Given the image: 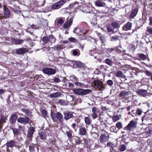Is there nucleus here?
<instances>
[{
	"instance_id": "56",
	"label": "nucleus",
	"mask_w": 152,
	"mask_h": 152,
	"mask_svg": "<svg viewBox=\"0 0 152 152\" xmlns=\"http://www.w3.org/2000/svg\"><path fill=\"white\" fill-rule=\"evenodd\" d=\"M100 39L102 41V43H104L105 42V38L104 36H101L100 37Z\"/></svg>"
},
{
	"instance_id": "18",
	"label": "nucleus",
	"mask_w": 152,
	"mask_h": 152,
	"mask_svg": "<svg viewBox=\"0 0 152 152\" xmlns=\"http://www.w3.org/2000/svg\"><path fill=\"white\" fill-rule=\"evenodd\" d=\"M138 10L137 8L134 9L131 13L130 17L131 18H133L134 17L137 13Z\"/></svg>"
},
{
	"instance_id": "33",
	"label": "nucleus",
	"mask_w": 152,
	"mask_h": 152,
	"mask_svg": "<svg viewBox=\"0 0 152 152\" xmlns=\"http://www.w3.org/2000/svg\"><path fill=\"white\" fill-rule=\"evenodd\" d=\"M66 2V0H61L58 2L60 7L63 5Z\"/></svg>"
},
{
	"instance_id": "24",
	"label": "nucleus",
	"mask_w": 152,
	"mask_h": 152,
	"mask_svg": "<svg viewBox=\"0 0 152 152\" xmlns=\"http://www.w3.org/2000/svg\"><path fill=\"white\" fill-rule=\"evenodd\" d=\"M126 149V146L124 144L121 145L119 147V150L121 151H124Z\"/></svg>"
},
{
	"instance_id": "31",
	"label": "nucleus",
	"mask_w": 152,
	"mask_h": 152,
	"mask_svg": "<svg viewBox=\"0 0 152 152\" xmlns=\"http://www.w3.org/2000/svg\"><path fill=\"white\" fill-rule=\"evenodd\" d=\"M53 48H54V50H61L62 49V48L61 45H57L55 46Z\"/></svg>"
},
{
	"instance_id": "4",
	"label": "nucleus",
	"mask_w": 152,
	"mask_h": 152,
	"mask_svg": "<svg viewBox=\"0 0 152 152\" xmlns=\"http://www.w3.org/2000/svg\"><path fill=\"white\" fill-rule=\"evenodd\" d=\"M137 124V123L136 121H134L133 120L131 121L126 127V130L129 131L136 128Z\"/></svg>"
},
{
	"instance_id": "61",
	"label": "nucleus",
	"mask_w": 152,
	"mask_h": 152,
	"mask_svg": "<svg viewBox=\"0 0 152 152\" xmlns=\"http://www.w3.org/2000/svg\"><path fill=\"white\" fill-rule=\"evenodd\" d=\"M147 132L149 134L152 133V130L151 127L148 128V130L147 131Z\"/></svg>"
},
{
	"instance_id": "23",
	"label": "nucleus",
	"mask_w": 152,
	"mask_h": 152,
	"mask_svg": "<svg viewBox=\"0 0 152 152\" xmlns=\"http://www.w3.org/2000/svg\"><path fill=\"white\" fill-rule=\"evenodd\" d=\"M58 3V2L53 4L52 7V8L54 9H58L60 8Z\"/></svg>"
},
{
	"instance_id": "1",
	"label": "nucleus",
	"mask_w": 152,
	"mask_h": 152,
	"mask_svg": "<svg viewBox=\"0 0 152 152\" xmlns=\"http://www.w3.org/2000/svg\"><path fill=\"white\" fill-rule=\"evenodd\" d=\"M35 131V128L34 127H31L28 129L27 139L25 142V143L27 145H28L30 141H31L32 137H33V134Z\"/></svg>"
},
{
	"instance_id": "16",
	"label": "nucleus",
	"mask_w": 152,
	"mask_h": 152,
	"mask_svg": "<svg viewBox=\"0 0 152 152\" xmlns=\"http://www.w3.org/2000/svg\"><path fill=\"white\" fill-rule=\"evenodd\" d=\"M56 117L59 121H61L63 118L62 115L58 112L56 113Z\"/></svg>"
},
{
	"instance_id": "9",
	"label": "nucleus",
	"mask_w": 152,
	"mask_h": 152,
	"mask_svg": "<svg viewBox=\"0 0 152 152\" xmlns=\"http://www.w3.org/2000/svg\"><path fill=\"white\" fill-rule=\"evenodd\" d=\"M132 23L129 22H127L123 27V30L125 31L130 30L132 27Z\"/></svg>"
},
{
	"instance_id": "41",
	"label": "nucleus",
	"mask_w": 152,
	"mask_h": 152,
	"mask_svg": "<svg viewBox=\"0 0 152 152\" xmlns=\"http://www.w3.org/2000/svg\"><path fill=\"white\" fill-rule=\"evenodd\" d=\"M112 119L114 122L117 121L119 119V117L117 115H114Z\"/></svg>"
},
{
	"instance_id": "19",
	"label": "nucleus",
	"mask_w": 152,
	"mask_h": 152,
	"mask_svg": "<svg viewBox=\"0 0 152 152\" xmlns=\"http://www.w3.org/2000/svg\"><path fill=\"white\" fill-rule=\"evenodd\" d=\"M15 144V142L12 140L8 142L6 144V145L7 146L10 147H13Z\"/></svg>"
},
{
	"instance_id": "40",
	"label": "nucleus",
	"mask_w": 152,
	"mask_h": 152,
	"mask_svg": "<svg viewBox=\"0 0 152 152\" xmlns=\"http://www.w3.org/2000/svg\"><path fill=\"white\" fill-rule=\"evenodd\" d=\"M116 126L119 129H120L122 128V125L121 122H119L116 124Z\"/></svg>"
},
{
	"instance_id": "5",
	"label": "nucleus",
	"mask_w": 152,
	"mask_h": 152,
	"mask_svg": "<svg viewBox=\"0 0 152 152\" xmlns=\"http://www.w3.org/2000/svg\"><path fill=\"white\" fill-rule=\"evenodd\" d=\"M18 122L23 124H26L31 122V121L29 118L27 117L24 118L20 117L18 119Z\"/></svg>"
},
{
	"instance_id": "62",
	"label": "nucleus",
	"mask_w": 152,
	"mask_h": 152,
	"mask_svg": "<svg viewBox=\"0 0 152 152\" xmlns=\"http://www.w3.org/2000/svg\"><path fill=\"white\" fill-rule=\"evenodd\" d=\"M129 47L130 49H134L135 46L133 44H131L129 45Z\"/></svg>"
},
{
	"instance_id": "15",
	"label": "nucleus",
	"mask_w": 152,
	"mask_h": 152,
	"mask_svg": "<svg viewBox=\"0 0 152 152\" xmlns=\"http://www.w3.org/2000/svg\"><path fill=\"white\" fill-rule=\"evenodd\" d=\"M73 92L75 94L82 95V89L80 88H75L73 90Z\"/></svg>"
},
{
	"instance_id": "21",
	"label": "nucleus",
	"mask_w": 152,
	"mask_h": 152,
	"mask_svg": "<svg viewBox=\"0 0 152 152\" xmlns=\"http://www.w3.org/2000/svg\"><path fill=\"white\" fill-rule=\"evenodd\" d=\"M39 135L40 138L43 140L45 139L46 138V135L44 132H42L39 133Z\"/></svg>"
},
{
	"instance_id": "48",
	"label": "nucleus",
	"mask_w": 152,
	"mask_h": 152,
	"mask_svg": "<svg viewBox=\"0 0 152 152\" xmlns=\"http://www.w3.org/2000/svg\"><path fill=\"white\" fill-rule=\"evenodd\" d=\"M107 83L108 85L111 86L113 85V82L112 80H107Z\"/></svg>"
},
{
	"instance_id": "37",
	"label": "nucleus",
	"mask_w": 152,
	"mask_h": 152,
	"mask_svg": "<svg viewBox=\"0 0 152 152\" xmlns=\"http://www.w3.org/2000/svg\"><path fill=\"white\" fill-rule=\"evenodd\" d=\"M111 25L113 26L114 29L119 27L118 23L115 22L112 23Z\"/></svg>"
},
{
	"instance_id": "55",
	"label": "nucleus",
	"mask_w": 152,
	"mask_h": 152,
	"mask_svg": "<svg viewBox=\"0 0 152 152\" xmlns=\"http://www.w3.org/2000/svg\"><path fill=\"white\" fill-rule=\"evenodd\" d=\"M147 31L150 34H152V27H148L147 28Z\"/></svg>"
},
{
	"instance_id": "13",
	"label": "nucleus",
	"mask_w": 152,
	"mask_h": 152,
	"mask_svg": "<svg viewBox=\"0 0 152 152\" xmlns=\"http://www.w3.org/2000/svg\"><path fill=\"white\" fill-rule=\"evenodd\" d=\"M100 140L101 142H103L107 141L108 140V138L105 135H102L100 137Z\"/></svg>"
},
{
	"instance_id": "42",
	"label": "nucleus",
	"mask_w": 152,
	"mask_h": 152,
	"mask_svg": "<svg viewBox=\"0 0 152 152\" xmlns=\"http://www.w3.org/2000/svg\"><path fill=\"white\" fill-rule=\"evenodd\" d=\"M119 39L118 36H116L113 37L111 39V41H116L118 40Z\"/></svg>"
},
{
	"instance_id": "50",
	"label": "nucleus",
	"mask_w": 152,
	"mask_h": 152,
	"mask_svg": "<svg viewBox=\"0 0 152 152\" xmlns=\"http://www.w3.org/2000/svg\"><path fill=\"white\" fill-rule=\"evenodd\" d=\"M29 150L30 152H34V148L32 146H29Z\"/></svg>"
},
{
	"instance_id": "26",
	"label": "nucleus",
	"mask_w": 152,
	"mask_h": 152,
	"mask_svg": "<svg viewBox=\"0 0 152 152\" xmlns=\"http://www.w3.org/2000/svg\"><path fill=\"white\" fill-rule=\"evenodd\" d=\"M49 42L52 43H54L56 41V39L53 35H50L49 37Z\"/></svg>"
},
{
	"instance_id": "43",
	"label": "nucleus",
	"mask_w": 152,
	"mask_h": 152,
	"mask_svg": "<svg viewBox=\"0 0 152 152\" xmlns=\"http://www.w3.org/2000/svg\"><path fill=\"white\" fill-rule=\"evenodd\" d=\"M70 79L72 80H73L74 81H77L78 78L74 75H72L70 77Z\"/></svg>"
},
{
	"instance_id": "12",
	"label": "nucleus",
	"mask_w": 152,
	"mask_h": 152,
	"mask_svg": "<svg viewBox=\"0 0 152 152\" xmlns=\"http://www.w3.org/2000/svg\"><path fill=\"white\" fill-rule=\"evenodd\" d=\"M86 129L85 127L81 126L80 127L79 130V133L80 134L84 135L86 134Z\"/></svg>"
},
{
	"instance_id": "17",
	"label": "nucleus",
	"mask_w": 152,
	"mask_h": 152,
	"mask_svg": "<svg viewBox=\"0 0 152 152\" xmlns=\"http://www.w3.org/2000/svg\"><path fill=\"white\" fill-rule=\"evenodd\" d=\"M131 94L130 91H122L120 93L119 95L120 96H125L128 95L129 94Z\"/></svg>"
},
{
	"instance_id": "14",
	"label": "nucleus",
	"mask_w": 152,
	"mask_h": 152,
	"mask_svg": "<svg viewBox=\"0 0 152 152\" xmlns=\"http://www.w3.org/2000/svg\"><path fill=\"white\" fill-rule=\"evenodd\" d=\"M26 51V49L24 48H20L18 49L16 52V53L18 54H22L24 53Z\"/></svg>"
},
{
	"instance_id": "27",
	"label": "nucleus",
	"mask_w": 152,
	"mask_h": 152,
	"mask_svg": "<svg viewBox=\"0 0 152 152\" xmlns=\"http://www.w3.org/2000/svg\"><path fill=\"white\" fill-rule=\"evenodd\" d=\"M7 118L4 115H2L0 119V123H5L6 122V120Z\"/></svg>"
},
{
	"instance_id": "20",
	"label": "nucleus",
	"mask_w": 152,
	"mask_h": 152,
	"mask_svg": "<svg viewBox=\"0 0 152 152\" xmlns=\"http://www.w3.org/2000/svg\"><path fill=\"white\" fill-rule=\"evenodd\" d=\"M95 5L99 7H101L103 6V3L102 1L98 0L95 1Z\"/></svg>"
},
{
	"instance_id": "46",
	"label": "nucleus",
	"mask_w": 152,
	"mask_h": 152,
	"mask_svg": "<svg viewBox=\"0 0 152 152\" xmlns=\"http://www.w3.org/2000/svg\"><path fill=\"white\" fill-rule=\"evenodd\" d=\"M97 113H92L91 114V116L94 119L96 118L97 116Z\"/></svg>"
},
{
	"instance_id": "6",
	"label": "nucleus",
	"mask_w": 152,
	"mask_h": 152,
	"mask_svg": "<svg viewBox=\"0 0 152 152\" xmlns=\"http://www.w3.org/2000/svg\"><path fill=\"white\" fill-rule=\"evenodd\" d=\"M3 9L4 11V15L5 18H9L11 16L10 10L7 8L5 5L3 6Z\"/></svg>"
},
{
	"instance_id": "11",
	"label": "nucleus",
	"mask_w": 152,
	"mask_h": 152,
	"mask_svg": "<svg viewBox=\"0 0 152 152\" xmlns=\"http://www.w3.org/2000/svg\"><path fill=\"white\" fill-rule=\"evenodd\" d=\"M23 42L22 39H14L12 40V42L15 44L19 45L22 44Z\"/></svg>"
},
{
	"instance_id": "54",
	"label": "nucleus",
	"mask_w": 152,
	"mask_h": 152,
	"mask_svg": "<svg viewBox=\"0 0 152 152\" xmlns=\"http://www.w3.org/2000/svg\"><path fill=\"white\" fill-rule=\"evenodd\" d=\"M64 22V21L62 19L60 18L58 20L57 22L58 24H61L63 23Z\"/></svg>"
},
{
	"instance_id": "63",
	"label": "nucleus",
	"mask_w": 152,
	"mask_h": 152,
	"mask_svg": "<svg viewBox=\"0 0 152 152\" xmlns=\"http://www.w3.org/2000/svg\"><path fill=\"white\" fill-rule=\"evenodd\" d=\"M146 74L148 75L151 76L152 75V73L150 72L147 71H146Z\"/></svg>"
},
{
	"instance_id": "45",
	"label": "nucleus",
	"mask_w": 152,
	"mask_h": 152,
	"mask_svg": "<svg viewBox=\"0 0 152 152\" xmlns=\"http://www.w3.org/2000/svg\"><path fill=\"white\" fill-rule=\"evenodd\" d=\"M67 137L69 138H71L72 137V134L71 132L69 131L66 132Z\"/></svg>"
},
{
	"instance_id": "44",
	"label": "nucleus",
	"mask_w": 152,
	"mask_h": 152,
	"mask_svg": "<svg viewBox=\"0 0 152 152\" xmlns=\"http://www.w3.org/2000/svg\"><path fill=\"white\" fill-rule=\"evenodd\" d=\"M91 110L92 113H98V109L95 107H93Z\"/></svg>"
},
{
	"instance_id": "60",
	"label": "nucleus",
	"mask_w": 152,
	"mask_h": 152,
	"mask_svg": "<svg viewBox=\"0 0 152 152\" xmlns=\"http://www.w3.org/2000/svg\"><path fill=\"white\" fill-rule=\"evenodd\" d=\"M72 127L75 129V131L76 130V125L75 123H73L72 124Z\"/></svg>"
},
{
	"instance_id": "34",
	"label": "nucleus",
	"mask_w": 152,
	"mask_h": 152,
	"mask_svg": "<svg viewBox=\"0 0 152 152\" xmlns=\"http://www.w3.org/2000/svg\"><path fill=\"white\" fill-rule=\"evenodd\" d=\"M12 129L14 134L18 135L19 134V131L18 129L16 128H12Z\"/></svg>"
},
{
	"instance_id": "28",
	"label": "nucleus",
	"mask_w": 152,
	"mask_h": 152,
	"mask_svg": "<svg viewBox=\"0 0 152 152\" xmlns=\"http://www.w3.org/2000/svg\"><path fill=\"white\" fill-rule=\"evenodd\" d=\"M105 62L106 64L110 66H111L113 65L112 61L109 58L106 59L105 61Z\"/></svg>"
},
{
	"instance_id": "30",
	"label": "nucleus",
	"mask_w": 152,
	"mask_h": 152,
	"mask_svg": "<svg viewBox=\"0 0 152 152\" xmlns=\"http://www.w3.org/2000/svg\"><path fill=\"white\" fill-rule=\"evenodd\" d=\"M107 29L108 31L109 32H113L114 28L111 25L108 26L107 27Z\"/></svg>"
},
{
	"instance_id": "8",
	"label": "nucleus",
	"mask_w": 152,
	"mask_h": 152,
	"mask_svg": "<svg viewBox=\"0 0 152 152\" xmlns=\"http://www.w3.org/2000/svg\"><path fill=\"white\" fill-rule=\"evenodd\" d=\"M73 19L71 18L69 19L68 18L67 19V21L64 25L63 27L65 28H66L69 27L72 23Z\"/></svg>"
},
{
	"instance_id": "3",
	"label": "nucleus",
	"mask_w": 152,
	"mask_h": 152,
	"mask_svg": "<svg viewBox=\"0 0 152 152\" xmlns=\"http://www.w3.org/2000/svg\"><path fill=\"white\" fill-rule=\"evenodd\" d=\"M43 72L45 74L48 75H52L56 73V70L51 68H46L43 69Z\"/></svg>"
},
{
	"instance_id": "57",
	"label": "nucleus",
	"mask_w": 152,
	"mask_h": 152,
	"mask_svg": "<svg viewBox=\"0 0 152 152\" xmlns=\"http://www.w3.org/2000/svg\"><path fill=\"white\" fill-rule=\"evenodd\" d=\"M53 81L54 82L57 83H59L60 81V80L58 78H54Z\"/></svg>"
},
{
	"instance_id": "36",
	"label": "nucleus",
	"mask_w": 152,
	"mask_h": 152,
	"mask_svg": "<svg viewBox=\"0 0 152 152\" xmlns=\"http://www.w3.org/2000/svg\"><path fill=\"white\" fill-rule=\"evenodd\" d=\"M23 111L27 115L29 116L31 113L28 109H23Z\"/></svg>"
},
{
	"instance_id": "64",
	"label": "nucleus",
	"mask_w": 152,
	"mask_h": 152,
	"mask_svg": "<svg viewBox=\"0 0 152 152\" xmlns=\"http://www.w3.org/2000/svg\"><path fill=\"white\" fill-rule=\"evenodd\" d=\"M150 25L152 26V17H150Z\"/></svg>"
},
{
	"instance_id": "10",
	"label": "nucleus",
	"mask_w": 152,
	"mask_h": 152,
	"mask_svg": "<svg viewBox=\"0 0 152 152\" xmlns=\"http://www.w3.org/2000/svg\"><path fill=\"white\" fill-rule=\"evenodd\" d=\"M17 119V117L16 115H12L10 118V122L12 124H13L15 123Z\"/></svg>"
},
{
	"instance_id": "51",
	"label": "nucleus",
	"mask_w": 152,
	"mask_h": 152,
	"mask_svg": "<svg viewBox=\"0 0 152 152\" xmlns=\"http://www.w3.org/2000/svg\"><path fill=\"white\" fill-rule=\"evenodd\" d=\"M142 113V110H140V109H138L137 110L136 112V114H137V115H141V114Z\"/></svg>"
},
{
	"instance_id": "47",
	"label": "nucleus",
	"mask_w": 152,
	"mask_h": 152,
	"mask_svg": "<svg viewBox=\"0 0 152 152\" xmlns=\"http://www.w3.org/2000/svg\"><path fill=\"white\" fill-rule=\"evenodd\" d=\"M137 92L139 95L142 96V90L138 89L137 90Z\"/></svg>"
},
{
	"instance_id": "25",
	"label": "nucleus",
	"mask_w": 152,
	"mask_h": 152,
	"mask_svg": "<svg viewBox=\"0 0 152 152\" xmlns=\"http://www.w3.org/2000/svg\"><path fill=\"white\" fill-rule=\"evenodd\" d=\"M91 91V90L90 89H82V95L87 94L90 93Z\"/></svg>"
},
{
	"instance_id": "35",
	"label": "nucleus",
	"mask_w": 152,
	"mask_h": 152,
	"mask_svg": "<svg viewBox=\"0 0 152 152\" xmlns=\"http://www.w3.org/2000/svg\"><path fill=\"white\" fill-rule=\"evenodd\" d=\"M43 41L45 43H47L49 42V37H44L42 39Z\"/></svg>"
},
{
	"instance_id": "59",
	"label": "nucleus",
	"mask_w": 152,
	"mask_h": 152,
	"mask_svg": "<svg viewBox=\"0 0 152 152\" xmlns=\"http://www.w3.org/2000/svg\"><path fill=\"white\" fill-rule=\"evenodd\" d=\"M78 52L77 50H74L73 51V54L74 56H77L78 54Z\"/></svg>"
},
{
	"instance_id": "53",
	"label": "nucleus",
	"mask_w": 152,
	"mask_h": 152,
	"mask_svg": "<svg viewBox=\"0 0 152 152\" xmlns=\"http://www.w3.org/2000/svg\"><path fill=\"white\" fill-rule=\"evenodd\" d=\"M19 130L20 131L23 132L25 130L24 127L23 126H18Z\"/></svg>"
},
{
	"instance_id": "38",
	"label": "nucleus",
	"mask_w": 152,
	"mask_h": 152,
	"mask_svg": "<svg viewBox=\"0 0 152 152\" xmlns=\"http://www.w3.org/2000/svg\"><path fill=\"white\" fill-rule=\"evenodd\" d=\"M42 113L44 117H47L48 113L46 110H42Z\"/></svg>"
},
{
	"instance_id": "52",
	"label": "nucleus",
	"mask_w": 152,
	"mask_h": 152,
	"mask_svg": "<svg viewBox=\"0 0 152 152\" xmlns=\"http://www.w3.org/2000/svg\"><path fill=\"white\" fill-rule=\"evenodd\" d=\"M125 84V83H120L119 85V86L120 88L121 89H124L125 87H124V85Z\"/></svg>"
},
{
	"instance_id": "2",
	"label": "nucleus",
	"mask_w": 152,
	"mask_h": 152,
	"mask_svg": "<svg viewBox=\"0 0 152 152\" xmlns=\"http://www.w3.org/2000/svg\"><path fill=\"white\" fill-rule=\"evenodd\" d=\"M93 83L95 87L98 89L99 90H103L105 89V85L102 81L96 80L94 81Z\"/></svg>"
},
{
	"instance_id": "7",
	"label": "nucleus",
	"mask_w": 152,
	"mask_h": 152,
	"mask_svg": "<svg viewBox=\"0 0 152 152\" xmlns=\"http://www.w3.org/2000/svg\"><path fill=\"white\" fill-rule=\"evenodd\" d=\"M73 113L72 112L66 111L64 112V119L66 120H68L71 118L73 116Z\"/></svg>"
},
{
	"instance_id": "22",
	"label": "nucleus",
	"mask_w": 152,
	"mask_h": 152,
	"mask_svg": "<svg viewBox=\"0 0 152 152\" xmlns=\"http://www.w3.org/2000/svg\"><path fill=\"white\" fill-rule=\"evenodd\" d=\"M116 77H122L124 76V73L121 71H118L115 74Z\"/></svg>"
},
{
	"instance_id": "49",
	"label": "nucleus",
	"mask_w": 152,
	"mask_h": 152,
	"mask_svg": "<svg viewBox=\"0 0 152 152\" xmlns=\"http://www.w3.org/2000/svg\"><path fill=\"white\" fill-rule=\"evenodd\" d=\"M69 40L72 42H75L76 41V39L74 37H71L69 39Z\"/></svg>"
},
{
	"instance_id": "29",
	"label": "nucleus",
	"mask_w": 152,
	"mask_h": 152,
	"mask_svg": "<svg viewBox=\"0 0 152 152\" xmlns=\"http://www.w3.org/2000/svg\"><path fill=\"white\" fill-rule=\"evenodd\" d=\"M60 95V93L58 92H57L51 94H50V96L53 97H56L58 96H59Z\"/></svg>"
},
{
	"instance_id": "32",
	"label": "nucleus",
	"mask_w": 152,
	"mask_h": 152,
	"mask_svg": "<svg viewBox=\"0 0 152 152\" xmlns=\"http://www.w3.org/2000/svg\"><path fill=\"white\" fill-rule=\"evenodd\" d=\"M84 121L86 124L90 125L91 124V121L90 119L88 117H86L84 118Z\"/></svg>"
},
{
	"instance_id": "58",
	"label": "nucleus",
	"mask_w": 152,
	"mask_h": 152,
	"mask_svg": "<svg viewBox=\"0 0 152 152\" xmlns=\"http://www.w3.org/2000/svg\"><path fill=\"white\" fill-rule=\"evenodd\" d=\"M114 50V49L113 48H108L107 49V50L108 52L110 53L112 52Z\"/></svg>"
},
{
	"instance_id": "39",
	"label": "nucleus",
	"mask_w": 152,
	"mask_h": 152,
	"mask_svg": "<svg viewBox=\"0 0 152 152\" xmlns=\"http://www.w3.org/2000/svg\"><path fill=\"white\" fill-rule=\"evenodd\" d=\"M75 84L76 85L80 87H83L84 86V84L83 83L79 82H76L75 83Z\"/></svg>"
}]
</instances>
